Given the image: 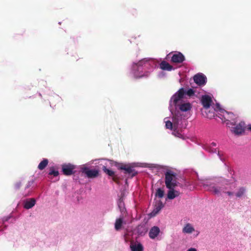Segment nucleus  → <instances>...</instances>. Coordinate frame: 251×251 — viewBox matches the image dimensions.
<instances>
[{
  "instance_id": "1",
  "label": "nucleus",
  "mask_w": 251,
  "mask_h": 251,
  "mask_svg": "<svg viewBox=\"0 0 251 251\" xmlns=\"http://www.w3.org/2000/svg\"><path fill=\"white\" fill-rule=\"evenodd\" d=\"M186 96L193 97L195 91L191 88L185 90L183 88L177 91L170 100L169 109L172 117H166L164 120L166 128L171 130L173 135L180 138H183L181 132L186 127V119L192 108L191 103L184 100Z\"/></svg>"
},
{
  "instance_id": "2",
  "label": "nucleus",
  "mask_w": 251,
  "mask_h": 251,
  "mask_svg": "<svg viewBox=\"0 0 251 251\" xmlns=\"http://www.w3.org/2000/svg\"><path fill=\"white\" fill-rule=\"evenodd\" d=\"M200 183L204 188L215 195H221L223 193L227 194L229 197L235 196L236 197H242L245 192L244 188H240L235 192L236 185L235 182H228L224 180L222 181L218 180H212L209 179L201 180Z\"/></svg>"
},
{
  "instance_id": "3",
  "label": "nucleus",
  "mask_w": 251,
  "mask_h": 251,
  "mask_svg": "<svg viewBox=\"0 0 251 251\" xmlns=\"http://www.w3.org/2000/svg\"><path fill=\"white\" fill-rule=\"evenodd\" d=\"M201 101L205 109L207 118L212 119L215 117L219 118L223 123L226 125L236 120V116L231 112H228L221 108L219 103L214 105L211 98L208 96H203Z\"/></svg>"
},
{
  "instance_id": "4",
  "label": "nucleus",
  "mask_w": 251,
  "mask_h": 251,
  "mask_svg": "<svg viewBox=\"0 0 251 251\" xmlns=\"http://www.w3.org/2000/svg\"><path fill=\"white\" fill-rule=\"evenodd\" d=\"M156 66L157 61L154 59L144 58L137 63H133L130 75L136 78L147 77Z\"/></svg>"
},
{
  "instance_id": "5",
  "label": "nucleus",
  "mask_w": 251,
  "mask_h": 251,
  "mask_svg": "<svg viewBox=\"0 0 251 251\" xmlns=\"http://www.w3.org/2000/svg\"><path fill=\"white\" fill-rule=\"evenodd\" d=\"M226 126L230 128L231 131L235 135H241L245 132V124L244 122L237 123V120L231 123L227 122Z\"/></svg>"
},
{
  "instance_id": "6",
  "label": "nucleus",
  "mask_w": 251,
  "mask_h": 251,
  "mask_svg": "<svg viewBox=\"0 0 251 251\" xmlns=\"http://www.w3.org/2000/svg\"><path fill=\"white\" fill-rule=\"evenodd\" d=\"M182 232L185 234L192 235L195 238L198 237L200 234V231L195 228L193 224L189 223L183 226Z\"/></svg>"
},
{
  "instance_id": "7",
  "label": "nucleus",
  "mask_w": 251,
  "mask_h": 251,
  "mask_svg": "<svg viewBox=\"0 0 251 251\" xmlns=\"http://www.w3.org/2000/svg\"><path fill=\"white\" fill-rule=\"evenodd\" d=\"M165 184L168 189L174 188L176 186L175 176L171 171L165 173Z\"/></svg>"
},
{
  "instance_id": "8",
  "label": "nucleus",
  "mask_w": 251,
  "mask_h": 251,
  "mask_svg": "<svg viewBox=\"0 0 251 251\" xmlns=\"http://www.w3.org/2000/svg\"><path fill=\"white\" fill-rule=\"evenodd\" d=\"M217 143L216 142L213 141L210 144H205L203 145V149L206 151H208L209 152L212 153H217V155L219 157V159L223 161L224 159L222 158L223 153L222 152L219 151L218 150V148L217 147Z\"/></svg>"
},
{
  "instance_id": "9",
  "label": "nucleus",
  "mask_w": 251,
  "mask_h": 251,
  "mask_svg": "<svg viewBox=\"0 0 251 251\" xmlns=\"http://www.w3.org/2000/svg\"><path fill=\"white\" fill-rule=\"evenodd\" d=\"M139 166L138 163H134L132 164H120L118 167L125 171V174H128L133 176L135 175L136 173L134 172V168L135 167Z\"/></svg>"
},
{
  "instance_id": "10",
  "label": "nucleus",
  "mask_w": 251,
  "mask_h": 251,
  "mask_svg": "<svg viewBox=\"0 0 251 251\" xmlns=\"http://www.w3.org/2000/svg\"><path fill=\"white\" fill-rule=\"evenodd\" d=\"M82 173L86 175L88 177L93 178L97 177L99 175V170L97 169H90L84 167L81 168Z\"/></svg>"
},
{
  "instance_id": "11",
  "label": "nucleus",
  "mask_w": 251,
  "mask_h": 251,
  "mask_svg": "<svg viewBox=\"0 0 251 251\" xmlns=\"http://www.w3.org/2000/svg\"><path fill=\"white\" fill-rule=\"evenodd\" d=\"M206 77L203 74L199 73L194 76L195 82L200 86H203L206 82Z\"/></svg>"
},
{
  "instance_id": "12",
  "label": "nucleus",
  "mask_w": 251,
  "mask_h": 251,
  "mask_svg": "<svg viewBox=\"0 0 251 251\" xmlns=\"http://www.w3.org/2000/svg\"><path fill=\"white\" fill-rule=\"evenodd\" d=\"M75 166L70 164H65L62 166V172L66 175H71L73 173Z\"/></svg>"
},
{
  "instance_id": "13",
  "label": "nucleus",
  "mask_w": 251,
  "mask_h": 251,
  "mask_svg": "<svg viewBox=\"0 0 251 251\" xmlns=\"http://www.w3.org/2000/svg\"><path fill=\"white\" fill-rule=\"evenodd\" d=\"M184 55L180 52H177L173 55L171 61L174 63H180L184 60Z\"/></svg>"
},
{
  "instance_id": "14",
  "label": "nucleus",
  "mask_w": 251,
  "mask_h": 251,
  "mask_svg": "<svg viewBox=\"0 0 251 251\" xmlns=\"http://www.w3.org/2000/svg\"><path fill=\"white\" fill-rule=\"evenodd\" d=\"M169 190L167 194V198L170 200H172L176 197H177L180 195L179 191L174 190V188L169 189Z\"/></svg>"
},
{
  "instance_id": "15",
  "label": "nucleus",
  "mask_w": 251,
  "mask_h": 251,
  "mask_svg": "<svg viewBox=\"0 0 251 251\" xmlns=\"http://www.w3.org/2000/svg\"><path fill=\"white\" fill-rule=\"evenodd\" d=\"M36 201L34 199H28L24 201V208L28 209L32 208L35 204Z\"/></svg>"
},
{
  "instance_id": "16",
  "label": "nucleus",
  "mask_w": 251,
  "mask_h": 251,
  "mask_svg": "<svg viewBox=\"0 0 251 251\" xmlns=\"http://www.w3.org/2000/svg\"><path fill=\"white\" fill-rule=\"evenodd\" d=\"M159 232V228L157 226H153L149 232V236L151 239H154L158 236Z\"/></svg>"
},
{
  "instance_id": "17",
  "label": "nucleus",
  "mask_w": 251,
  "mask_h": 251,
  "mask_svg": "<svg viewBox=\"0 0 251 251\" xmlns=\"http://www.w3.org/2000/svg\"><path fill=\"white\" fill-rule=\"evenodd\" d=\"M125 224L123 217H120L116 220L115 228L116 230H119L122 228L123 225Z\"/></svg>"
},
{
  "instance_id": "18",
  "label": "nucleus",
  "mask_w": 251,
  "mask_h": 251,
  "mask_svg": "<svg viewBox=\"0 0 251 251\" xmlns=\"http://www.w3.org/2000/svg\"><path fill=\"white\" fill-rule=\"evenodd\" d=\"M160 68L163 70L171 71L174 69L168 62L163 61L160 64Z\"/></svg>"
},
{
  "instance_id": "19",
  "label": "nucleus",
  "mask_w": 251,
  "mask_h": 251,
  "mask_svg": "<svg viewBox=\"0 0 251 251\" xmlns=\"http://www.w3.org/2000/svg\"><path fill=\"white\" fill-rule=\"evenodd\" d=\"M130 248L132 251H142L143 250V247L140 243L131 245Z\"/></svg>"
},
{
  "instance_id": "20",
  "label": "nucleus",
  "mask_w": 251,
  "mask_h": 251,
  "mask_svg": "<svg viewBox=\"0 0 251 251\" xmlns=\"http://www.w3.org/2000/svg\"><path fill=\"white\" fill-rule=\"evenodd\" d=\"M163 206V204L161 202H160L159 204L154 208L153 210L151 213V215L152 216H155L162 209Z\"/></svg>"
},
{
  "instance_id": "21",
  "label": "nucleus",
  "mask_w": 251,
  "mask_h": 251,
  "mask_svg": "<svg viewBox=\"0 0 251 251\" xmlns=\"http://www.w3.org/2000/svg\"><path fill=\"white\" fill-rule=\"evenodd\" d=\"M48 160L47 159H44L38 165V168L39 170H43L48 165Z\"/></svg>"
},
{
  "instance_id": "22",
  "label": "nucleus",
  "mask_w": 251,
  "mask_h": 251,
  "mask_svg": "<svg viewBox=\"0 0 251 251\" xmlns=\"http://www.w3.org/2000/svg\"><path fill=\"white\" fill-rule=\"evenodd\" d=\"M49 175L57 176L59 175V172L57 170H55L54 167H50V169Z\"/></svg>"
},
{
  "instance_id": "23",
  "label": "nucleus",
  "mask_w": 251,
  "mask_h": 251,
  "mask_svg": "<svg viewBox=\"0 0 251 251\" xmlns=\"http://www.w3.org/2000/svg\"><path fill=\"white\" fill-rule=\"evenodd\" d=\"M103 170L108 176H114V175H115L114 172L113 171H112V170H109V169H107L106 166H104L103 167Z\"/></svg>"
},
{
  "instance_id": "24",
  "label": "nucleus",
  "mask_w": 251,
  "mask_h": 251,
  "mask_svg": "<svg viewBox=\"0 0 251 251\" xmlns=\"http://www.w3.org/2000/svg\"><path fill=\"white\" fill-rule=\"evenodd\" d=\"M144 166L152 168V169L155 168L156 169H158L160 168V167L159 165H158L157 164H147V163H146L144 164Z\"/></svg>"
},
{
  "instance_id": "25",
  "label": "nucleus",
  "mask_w": 251,
  "mask_h": 251,
  "mask_svg": "<svg viewBox=\"0 0 251 251\" xmlns=\"http://www.w3.org/2000/svg\"><path fill=\"white\" fill-rule=\"evenodd\" d=\"M164 194V191L160 188H158L156 191V196H158L160 198H161L163 197Z\"/></svg>"
},
{
  "instance_id": "26",
  "label": "nucleus",
  "mask_w": 251,
  "mask_h": 251,
  "mask_svg": "<svg viewBox=\"0 0 251 251\" xmlns=\"http://www.w3.org/2000/svg\"><path fill=\"white\" fill-rule=\"evenodd\" d=\"M165 74L163 72H161L158 74V76L159 77L162 78L165 76Z\"/></svg>"
},
{
  "instance_id": "27",
  "label": "nucleus",
  "mask_w": 251,
  "mask_h": 251,
  "mask_svg": "<svg viewBox=\"0 0 251 251\" xmlns=\"http://www.w3.org/2000/svg\"><path fill=\"white\" fill-rule=\"evenodd\" d=\"M118 205H119V207L121 209V211H123V210H124V208L122 209V205H123V202L122 201H119V203H118Z\"/></svg>"
},
{
  "instance_id": "28",
  "label": "nucleus",
  "mask_w": 251,
  "mask_h": 251,
  "mask_svg": "<svg viewBox=\"0 0 251 251\" xmlns=\"http://www.w3.org/2000/svg\"><path fill=\"white\" fill-rule=\"evenodd\" d=\"M107 162H108L109 164H111V165H113V164L114 163V162H113L112 161H111V160H108ZM114 164H116V163H115H115H114Z\"/></svg>"
},
{
  "instance_id": "29",
  "label": "nucleus",
  "mask_w": 251,
  "mask_h": 251,
  "mask_svg": "<svg viewBox=\"0 0 251 251\" xmlns=\"http://www.w3.org/2000/svg\"><path fill=\"white\" fill-rule=\"evenodd\" d=\"M187 251H197V250L195 248H190Z\"/></svg>"
},
{
  "instance_id": "30",
  "label": "nucleus",
  "mask_w": 251,
  "mask_h": 251,
  "mask_svg": "<svg viewBox=\"0 0 251 251\" xmlns=\"http://www.w3.org/2000/svg\"><path fill=\"white\" fill-rule=\"evenodd\" d=\"M20 185H21V183H17L16 185V187L17 188H19L20 186Z\"/></svg>"
},
{
  "instance_id": "31",
  "label": "nucleus",
  "mask_w": 251,
  "mask_h": 251,
  "mask_svg": "<svg viewBox=\"0 0 251 251\" xmlns=\"http://www.w3.org/2000/svg\"><path fill=\"white\" fill-rule=\"evenodd\" d=\"M248 129L251 131V124L248 126Z\"/></svg>"
}]
</instances>
